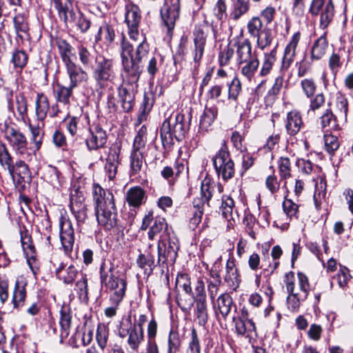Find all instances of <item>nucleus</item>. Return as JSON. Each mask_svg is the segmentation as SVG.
<instances>
[{
    "instance_id": "obj_17",
    "label": "nucleus",
    "mask_w": 353,
    "mask_h": 353,
    "mask_svg": "<svg viewBox=\"0 0 353 353\" xmlns=\"http://www.w3.org/2000/svg\"><path fill=\"white\" fill-rule=\"evenodd\" d=\"M20 236L21 246L26 254L27 263L33 274H37L39 270V266L36 258V250L32 244L31 236L26 228L20 230Z\"/></svg>"
},
{
    "instance_id": "obj_29",
    "label": "nucleus",
    "mask_w": 353,
    "mask_h": 353,
    "mask_svg": "<svg viewBox=\"0 0 353 353\" xmlns=\"http://www.w3.org/2000/svg\"><path fill=\"white\" fill-rule=\"evenodd\" d=\"M319 123L323 132H328L339 129L336 117L330 108H327L319 117Z\"/></svg>"
},
{
    "instance_id": "obj_25",
    "label": "nucleus",
    "mask_w": 353,
    "mask_h": 353,
    "mask_svg": "<svg viewBox=\"0 0 353 353\" xmlns=\"http://www.w3.org/2000/svg\"><path fill=\"white\" fill-rule=\"evenodd\" d=\"M13 25L17 37L22 42L30 41V24L28 17L24 13H19L13 17Z\"/></svg>"
},
{
    "instance_id": "obj_43",
    "label": "nucleus",
    "mask_w": 353,
    "mask_h": 353,
    "mask_svg": "<svg viewBox=\"0 0 353 353\" xmlns=\"http://www.w3.org/2000/svg\"><path fill=\"white\" fill-rule=\"evenodd\" d=\"M26 298V284L17 281L14 285L12 303L14 308L23 306Z\"/></svg>"
},
{
    "instance_id": "obj_63",
    "label": "nucleus",
    "mask_w": 353,
    "mask_h": 353,
    "mask_svg": "<svg viewBox=\"0 0 353 353\" xmlns=\"http://www.w3.org/2000/svg\"><path fill=\"white\" fill-rule=\"evenodd\" d=\"M28 54L23 50H16L13 52L12 62L15 68L22 69L27 64Z\"/></svg>"
},
{
    "instance_id": "obj_54",
    "label": "nucleus",
    "mask_w": 353,
    "mask_h": 353,
    "mask_svg": "<svg viewBox=\"0 0 353 353\" xmlns=\"http://www.w3.org/2000/svg\"><path fill=\"white\" fill-rule=\"evenodd\" d=\"M14 105L19 114V116L21 119H24V117L27 115L28 103L27 99L23 93H19L16 94L14 97Z\"/></svg>"
},
{
    "instance_id": "obj_7",
    "label": "nucleus",
    "mask_w": 353,
    "mask_h": 353,
    "mask_svg": "<svg viewBox=\"0 0 353 353\" xmlns=\"http://www.w3.org/2000/svg\"><path fill=\"white\" fill-rule=\"evenodd\" d=\"M141 230L148 232V239L151 241L159 237V240L168 239L169 236L174 234L172 228L169 226L166 219L161 216H154V212L150 210L143 218L141 225Z\"/></svg>"
},
{
    "instance_id": "obj_35",
    "label": "nucleus",
    "mask_w": 353,
    "mask_h": 353,
    "mask_svg": "<svg viewBox=\"0 0 353 353\" xmlns=\"http://www.w3.org/2000/svg\"><path fill=\"white\" fill-rule=\"evenodd\" d=\"M116 37L114 28L108 23L102 25L95 36V41H103L106 46H110L114 41Z\"/></svg>"
},
{
    "instance_id": "obj_10",
    "label": "nucleus",
    "mask_w": 353,
    "mask_h": 353,
    "mask_svg": "<svg viewBox=\"0 0 353 353\" xmlns=\"http://www.w3.org/2000/svg\"><path fill=\"white\" fill-rule=\"evenodd\" d=\"M212 161L216 172L223 180L227 181L234 176V163L225 145L221 148Z\"/></svg>"
},
{
    "instance_id": "obj_61",
    "label": "nucleus",
    "mask_w": 353,
    "mask_h": 353,
    "mask_svg": "<svg viewBox=\"0 0 353 353\" xmlns=\"http://www.w3.org/2000/svg\"><path fill=\"white\" fill-rule=\"evenodd\" d=\"M234 48L230 44L226 46L224 48L221 50L219 53V62L221 66H225L229 65L233 55Z\"/></svg>"
},
{
    "instance_id": "obj_2",
    "label": "nucleus",
    "mask_w": 353,
    "mask_h": 353,
    "mask_svg": "<svg viewBox=\"0 0 353 353\" xmlns=\"http://www.w3.org/2000/svg\"><path fill=\"white\" fill-rule=\"evenodd\" d=\"M92 195L98 223L105 230H111L117 224V212L112 193L94 184Z\"/></svg>"
},
{
    "instance_id": "obj_5",
    "label": "nucleus",
    "mask_w": 353,
    "mask_h": 353,
    "mask_svg": "<svg viewBox=\"0 0 353 353\" xmlns=\"http://www.w3.org/2000/svg\"><path fill=\"white\" fill-rule=\"evenodd\" d=\"M189 129V123L181 113L172 114L162 123L160 137L164 146L173 144V138L181 141Z\"/></svg>"
},
{
    "instance_id": "obj_58",
    "label": "nucleus",
    "mask_w": 353,
    "mask_h": 353,
    "mask_svg": "<svg viewBox=\"0 0 353 353\" xmlns=\"http://www.w3.org/2000/svg\"><path fill=\"white\" fill-rule=\"evenodd\" d=\"M147 140V128L143 125L138 130L134 137L132 148L142 150L144 149Z\"/></svg>"
},
{
    "instance_id": "obj_49",
    "label": "nucleus",
    "mask_w": 353,
    "mask_h": 353,
    "mask_svg": "<svg viewBox=\"0 0 353 353\" xmlns=\"http://www.w3.org/2000/svg\"><path fill=\"white\" fill-rule=\"evenodd\" d=\"M196 303L195 314L199 324L205 325L208 321V306L206 300L194 301Z\"/></svg>"
},
{
    "instance_id": "obj_60",
    "label": "nucleus",
    "mask_w": 353,
    "mask_h": 353,
    "mask_svg": "<svg viewBox=\"0 0 353 353\" xmlns=\"http://www.w3.org/2000/svg\"><path fill=\"white\" fill-rule=\"evenodd\" d=\"M168 342V353H178L180 351L181 341L177 332L170 331Z\"/></svg>"
},
{
    "instance_id": "obj_21",
    "label": "nucleus",
    "mask_w": 353,
    "mask_h": 353,
    "mask_svg": "<svg viewBox=\"0 0 353 353\" xmlns=\"http://www.w3.org/2000/svg\"><path fill=\"white\" fill-rule=\"evenodd\" d=\"M89 135L85 138V144L89 150H97L103 148L107 142L105 131L99 125L91 126Z\"/></svg>"
},
{
    "instance_id": "obj_8",
    "label": "nucleus",
    "mask_w": 353,
    "mask_h": 353,
    "mask_svg": "<svg viewBox=\"0 0 353 353\" xmlns=\"http://www.w3.org/2000/svg\"><path fill=\"white\" fill-rule=\"evenodd\" d=\"M92 76L99 88L106 87L116 77L113 60L101 54L95 56Z\"/></svg>"
},
{
    "instance_id": "obj_11",
    "label": "nucleus",
    "mask_w": 353,
    "mask_h": 353,
    "mask_svg": "<svg viewBox=\"0 0 353 353\" xmlns=\"http://www.w3.org/2000/svg\"><path fill=\"white\" fill-rule=\"evenodd\" d=\"M5 138L17 154L26 161L32 160L34 154L28 151V141L22 132L12 127H8L5 130Z\"/></svg>"
},
{
    "instance_id": "obj_44",
    "label": "nucleus",
    "mask_w": 353,
    "mask_h": 353,
    "mask_svg": "<svg viewBox=\"0 0 353 353\" xmlns=\"http://www.w3.org/2000/svg\"><path fill=\"white\" fill-rule=\"evenodd\" d=\"M218 114V109L216 107H211L205 108L201 117L200 120V129L208 130Z\"/></svg>"
},
{
    "instance_id": "obj_15",
    "label": "nucleus",
    "mask_w": 353,
    "mask_h": 353,
    "mask_svg": "<svg viewBox=\"0 0 353 353\" xmlns=\"http://www.w3.org/2000/svg\"><path fill=\"white\" fill-rule=\"evenodd\" d=\"M141 19V10L138 6L128 3L125 6V22L128 28L130 39L137 41L139 39V27Z\"/></svg>"
},
{
    "instance_id": "obj_26",
    "label": "nucleus",
    "mask_w": 353,
    "mask_h": 353,
    "mask_svg": "<svg viewBox=\"0 0 353 353\" xmlns=\"http://www.w3.org/2000/svg\"><path fill=\"white\" fill-rule=\"evenodd\" d=\"M54 6L58 11L59 16L63 21L66 26L72 25L77 10H74L71 0H56Z\"/></svg>"
},
{
    "instance_id": "obj_52",
    "label": "nucleus",
    "mask_w": 353,
    "mask_h": 353,
    "mask_svg": "<svg viewBox=\"0 0 353 353\" xmlns=\"http://www.w3.org/2000/svg\"><path fill=\"white\" fill-rule=\"evenodd\" d=\"M255 38L256 39V46L259 48L263 50L272 43L273 40L272 31L268 27Z\"/></svg>"
},
{
    "instance_id": "obj_62",
    "label": "nucleus",
    "mask_w": 353,
    "mask_h": 353,
    "mask_svg": "<svg viewBox=\"0 0 353 353\" xmlns=\"http://www.w3.org/2000/svg\"><path fill=\"white\" fill-rule=\"evenodd\" d=\"M176 285L177 287L182 288L188 295L192 294L190 279L188 274H179L176 279Z\"/></svg>"
},
{
    "instance_id": "obj_13",
    "label": "nucleus",
    "mask_w": 353,
    "mask_h": 353,
    "mask_svg": "<svg viewBox=\"0 0 353 353\" xmlns=\"http://www.w3.org/2000/svg\"><path fill=\"white\" fill-rule=\"evenodd\" d=\"M180 0H164L160 14L167 32L170 34L180 15Z\"/></svg>"
},
{
    "instance_id": "obj_55",
    "label": "nucleus",
    "mask_w": 353,
    "mask_h": 353,
    "mask_svg": "<svg viewBox=\"0 0 353 353\" xmlns=\"http://www.w3.org/2000/svg\"><path fill=\"white\" fill-rule=\"evenodd\" d=\"M193 205L195 208L192 216L190 219L189 226L192 230H194L198 225L200 223L203 214V205H200L199 202H197L196 199L193 201Z\"/></svg>"
},
{
    "instance_id": "obj_34",
    "label": "nucleus",
    "mask_w": 353,
    "mask_h": 353,
    "mask_svg": "<svg viewBox=\"0 0 353 353\" xmlns=\"http://www.w3.org/2000/svg\"><path fill=\"white\" fill-rule=\"evenodd\" d=\"M326 35L327 32H324L314 42L311 48V58L312 59L319 60L325 54L328 48Z\"/></svg>"
},
{
    "instance_id": "obj_32",
    "label": "nucleus",
    "mask_w": 353,
    "mask_h": 353,
    "mask_svg": "<svg viewBox=\"0 0 353 353\" xmlns=\"http://www.w3.org/2000/svg\"><path fill=\"white\" fill-rule=\"evenodd\" d=\"M56 43L63 65L74 61L76 59L74 49L66 40L58 39Z\"/></svg>"
},
{
    "instance_id": "obj_56",
    "label": "nucleus",
    "mask_w": 353,
    "mask_h": 353,
    "mask_svg": "<svg viewBox=\"0 0 353 353\" xmlns=\"http://www.w3.org/2000/svg\"><path fill=\"white\" fill-rule=\"evenodd\" d=\"M300 85L302 92L307 98H311L314 96L316 90V85L312 78H305L300 81Z\"/></svg>"
},
{
    "instance_id": "obj_9",
    "label": "nucleus",
    "mask_w": 353,
    "mask_h": 353,
    "mask_svg": "<svg viewBox=\"0 0 353 353\" xmlns=\"http://www.w3.org/2000/svg\"><path fill=\"white\" fill-rule=\"evenodd\" d=\"M309 12L312 17L319 16V28L325 30L332 21L335 10L332 0H312Z\"/></svg>"
},
{
    "instance_id": "obj_46",
    "label": "nucleus",
    "mask_w": 353,
    "mask_h": 353,
    "mask_svg": "<svg viewBox=\"0 0 353 353\" xmlns=\"http://www.w3.org/2000/svg\"><path fill=\"white\" fill-rule=\"evenodd\" d=\"M143 152L141 150H136L132 148L130 154V175H135L138 174L142 168L143 165Z\"/></svg>"
},
{
    "instance_id": "obj_12",
    "label": "nucleus",
    "mask_w": 353,
    "mask_h": 353,
    "mask_svg": "<svg viewBox=\"0 0 353 353\" xmlns=\"http://www.w3.org/2000/svg\"><path fill=\"white\" fill-rule=\"evenodd\" d=\"M179 250V240L175 234L170 236L168 239L158 240V263H174L176 261Z\"/></svg>"
},
{
    "instance_id": "obj_42",
    "label": "nucleus",
    "mask_w": 353,
    "mask_h": 353,
    "mask_svg": "<svg viewBox=\"0 0 353 353\" xmlns=\"http://www.w3.org/2000/svg\"><path fill=\"white\" fill-rule=\"evenodd\" d=\"M109 328L103 323H99L96 332V341L99 349L104 352L109 346Z\"/></svg>"
},
{
    "instance_id": "obj_16",
    "label": "nucleus",
    "mask_w": 353,
    "mask_h": 353,
    "mask_svg": "<svg viewBox=\"0 0 353 353\" xmlns=\"http://www.w3.org/2000/svg\"><path fill=\"white\" fill-rule=\"evenodd\" d=\"M118 332L121 338L123 339L128 336V344L133 350H137L143 341V330H139L136 325L132 327L130 318L128 319L127 323H121Z\"/></svg>"
},
{
    "instance_id": "obj_39",
    "label": "nucleus",
    "mask_w": 353,
    "mask_h": 353,
    "mask_svg": "<svg viewBox=\"0 0 353 353\" xmlns=\"http://www.w3.org/2000/svg\"><path fill=\"white\" fill-rule=\"evenodd\" d=\"M75 87H72L69 84L68 86H65L59 83H57L54 88V94L56 100L64 105L70 104V99L72 95L73 90Z\"/></svg>"
},
{
    "instance_id": "obj_27",
    "label": "nucleus",
    "mask_w": 353,
    "mask_h": 353,
    "mask_svg": "<svg viewBox=\"0 0 353 353\" xmlns=\"http://www.w3.org/2000/svg\"><path fill=\"white\" fill-rule=\"evenodd\" d=\"M284 123L286 133L290 136L297 134L304 125L301 112L296 110L288 112Z\"/></svg>"
},
{
    "instance_id": "obj_14",
    "label": "nucleus",
    "mask_w": 353,
    "mask_h": 353,
    "mask_svg": "<svg viewBox=\"0 0 353 353\" xmlns=\"http://www.w3.org/2000/svg\"><path fill=\"white\" fill-rule=\"evenodd\" d=\"M83 190L74 188L70 196V208L78 223H83L88 218V208Z\"/></svg>"
},
{
    "instance_id": "obj_48",
    "label": "nucleus",
    "mask_w": 353,
    "mask_h": 353,
    "mask_svg": "<svg viewBox=\"0 0 353 353\" xmlns=\"http://www.w3.org/2000/svg\"><path fill=\"white\" fill-rule=\"evenodd\" d=\"M137 263L138 266L144 270V273L150 275L155 267L154 256L151 254H139Z\"/></svg>"
},
{
    "instance_id": "obj_36",
    "label": "nucleus",
    "mask_w": 353,
    "mask_h": 353,
    "mask_svg": "<svg viewBox=\"0 0 353 353\" xmlns=\"http://www.w3.org/2000/svg\"><path fill=\"white\" fill-rule=\"evenodd\" d=\"M250 8V4L248 0H236L230 11L229 19L237 21L249 12Z\"/></svg>"
},
{
    "instance_id": "obj_51",
    "label": "nucleus",
    "mask_w": 353,
    "mask_h": 353,
    "mask_svg": "<svg viewBox=\"0 0 353 353\" xmlns=\"http://www.w3.org/2000/svg\"><path fill=\"white\" fill-rule=\"evenodd\" d=\"M278 167L281 180H286L292 176L291 161L288 157H281L278 160Z\"/></svg>"
},
{
    "instance_id": "obj_6",
    "label": "nucleus",
    "mask_w": 353,
    "mask_h": 353,
    "mask_svg": "<svg viewBox=\"0 0 353 353\" xmlns=\"http://www.w3.org/2000/svg\"><path fill=\"white\" fill-rule=\"evenodd\" d=\"M299 281V289L301 292H295L294 274L290 272L285 274V285L289 296L287 299L288 308L292 311H297L300 307L301 302L304 301L308 296L310 283L307 276L303 272H298Z\"/></svg>"
},
{
    "instance_id": "obj_24",
    "label": "nucleus",
    "mask_w": 353,
    "mask_h": 353,
    "mask_svg": "<svg viewBox=\"0 0 353 353\" xmlns=\"http://www.w3.org/2000/svg\"><path fill=\"white\" fill-rule=\"evenodd\" d=\"M301 39V33L295 32L288 44L286 46L282 59L281 70H287L294 61L296 54V48Z\"/></svg>"
},
{
    "instance_id": "obj_47",
    "label": "nucleus",
    "mask_w": 353,
    "mask_h": 353,
    "mask_svg": "<svg viewBox=\"0 0 353 353\" xmlns=\"http://www.w3.org/2000/svg\"><path fill=\"white\" fill-rule=\"evenodd\" d=\"M267 28V25H263L262 19L259 16L252 17L247 23L248 32L253 38Z\"/></svg>"
},
{
    "instance_id": "obj_31",
    "label": "nucleus",
    "mask_w": 353,
    "mask_h": 353,
    "mask_svg": "<svg viewBox=\"0 0 353 353\" xmlns=\"http://www.w3.org/2000/svg\"><path fill=\"white\" fill-rule=\"evenodd\" d=\"M276 61V48L275 47L270 52H265L263 54L259 77L263 78L269 75L273 70Z\"/></svg>"
},
{
    "instance_id": "obj_37",
    "label": "nucleus",
    "mask_w": 353,
    "mask_h": 353,
    "mask_svg": "<svg viewBox=\"0 0 353 353\" xmlns=\"http://www.w3.org/2000/svg\"><path fill=\"white\" fill-rule=\"evenodd\" d=\"M45 123L39 121L37 125L30 123L29 129L31 132V141L34 143V152L38 151L42 145L43 139L44 136V132L43 128H44Z\"/></svg>"
},
{
    "instance_id": "obj_40",
    "label": "nucleus",
    "mask_w": 353,
    "mask_h": 353,
    "mask_svg": "<svg viewBox=\"0 0 353 353\" xmlns=\"http://www.w3.org/2000/svg\"><path fill=\"white\" fill-rule=\"evenodd\" d=\"M225 269V282L228 283L229 285L237 286L241 282V279L239 270L236 267L234 259L233 257L230 258L228 260Z\"/></svg>"
},
{
    "instance_id": "obj_41",
    "label": "nucleus",
    "mask_w": 353,
    "mask_h": 353,
    "mask_svg": "<svg viewBox=\"0 0 353 353\" xmlns=\"http://www.w3.org/2000/svg\"><path fill=\"white\" fill-rule=\"evenodd\" d=\"M119 156V152H117L116 150H114L109 153L106 159L105 170L110 180H113L117 173Z\"/></svg>"
},
{
    "instance_id": "obj_30",
    "label": "nucleus",
    "mask_w": 353,
    "mask_h": 353,
    "mask_svg": "<svg viewBox=\"0 0 353 353\" xmlns=\"http://www.w3.org/2000/svg\"><path fill=\"white\" fill-rule=\"evenodd\" d=\"M146 199L145 190L139 186L130 188L126 194L128 203L134 208H139L145 203Z\"/></svg>"
},
{
    "instance_id": "obj_19",
    "label": "nucleus",
    "mask_w": 353,
    "mask_h": 353,
    "mask_svg": "<svg viewBox=\"0 0 353 353\" xmlns=\"http://www.w3.org/2000/svg\"><path fill=\"white\" fill-rule=\"evenodd\" d=\"M59 226L61 244L65 253L68 254L72 252L74 243L72 223L69 219L61 217L60 219Z\"/></svg>"
},
{
    "instance_id": "obj_38",
    "label": "nucleus",
    "mask_w": 353,
    "mask_h": 353,
    "mask_svg": "<svg viewBox=\"0 0 353 353\" xmlns=\"http://www.w3.org/2000/svg\"><path fill=\"white\" fill-rule=\"evenodd\" d=\"M36 116L39 121L44 122L50 109L48 98L43 93H38L35 101Z\"/></svg>"
},
{
    "instance_id": "obj_23",
    "label": "nucleus",
    "mask_w": 353,
    "mask_h": 353,
    "mask_svg": "<svg viewBox=\"0 0 353 353\" xmlns=\"http://www.w3.org/2000/svg\"><path fill=\"white\" fill-rule=\"evenodd\" d=\"M64 66L72 87L77 88L81 83L87 81L88 79L87 72L74 61L64 65Z\"/></svg>"
},
{
    "instance_id": "obj_50",
    "label": "nucleus",
    "mask_w": 353,
    "mask_h": 353,
    "mask_svg": "<svg viewBox=\"0 0 353 353\" xmlns=\"http://www.w3.org/2000/svg\"><path fill=\"white\" fill-rule=\"evenodd\" d=\"M222 203L221 206V212L222 216L228 219H234L233 211L234 208V201L230 196L226 195L222 196Z\"/></svg>"
},
{
    "instance_id": "obj_59",
    "label": "nucleus",
    "mask_w": 353,
    "mask_h": 353,
    "mask_svg": "<svg viewBox=\"0 0 353 353\" xmlns=\"http://www.w3.org/2000/svg\"><path fill=\"white\" fill-rule=\"evenodd\" d=\"M242 90L241 83L238 77H234L228 83V99L236 101Z\"/></svg>"
},
{
    "instance_id": "obj_20",
    "label": "nucleus",
    "mask_w": 353,
    "mask_h": 353,
    "mask_svg": "<svg viewBox=\"0 0 353 353\" xmlns=\"http://www.w3.org/2000/svg\"><path fill=\"white\" fill-rule=\"evenodd\" d=\"M193 36L194 48L192 50L191 55L194 63V67L196 68L200 65L204 53L207 34L202 27L198 26L195 28Z\"/></svg>"
},
{
    "instance_id": "obj_57",
    "label": "nucleus",
    "mask_w": 353,
    "mask_h": 353,
    "mask_svg": "<svg viewBox=\"0 0 353 353\" xmlns=\"http://www.w3.org/2000/svg\"><path fill=\"white\" fill-rule=\"evenodd\" d=\"M324 143L325 150L331 155L334 154L340 145L338 137L331 134L324 135Z\"/></svg>"
},
{
    "instance_id": "obj_3",
    "label": "nucleus",
    "mask_w": 353,
    "mask_h": 353,
    "mask_svg": "<svg viewBox=\"0 0 353 353\" xmlns=\"http://www.w3.org/2000/svg\"><path fill=\"white\" fill-rule=\"evenodd\" d=\"M234 47L236 48L237 63L242 66L240 72L249 81L254 79L260 62L256 51L252 50V46L249 39L234 40Z\"/></svg>"
},
{
    "instance_id": "obj_33",
    "label": "nucleus",
    "mask_w": 353,
    "mask_h": 353,
    "mask_svg": "<svg viewBox=\"0 0 353 353\" xmlns=\"http://www.w3.org/2000/svg\"><path fill=\"white\" fill-rule=\"evenodd\" d=\"M55 274L57 277L62 280L63 283L70 284L77 278L79 271L73 265H70L65 268V266L63 263H61L56 269Z\"/></svg>"
},
{
    "instance_id": "obj_53",
    "label": "nucleus",
    "mask_w": 353,
    "mask_h": 353,
    "mask_svg": "<svg viewBox=\"0 0 353 353\" xmlns=\"http://www.w3.org/2000/svg\"><path fill=\"white\" fill-rule=\"evenodd\" d=\"M282 207L283 212L288 218L290 219H298L299 205L292 199L285 198L282 203Z\"/></svg>"
},
{
    "instance_id": "obj_64",
    "label": "nucleus",
    "mask_w": 353,
    "mask_h": 353,
    "mask_svg": "<svg viewBox=\"0 0 353 353\" xmlns=\"http://www.w3.org/2000/svg\"><path fill=\"white\" fill-rule=\"evenodd\" d=\"M59 172L54 166L48 165L44 170L43 178L51 185H55L59 182Z\"/></svg>"
},
{
    "instance_id": "obj_45",
    "label": "nucleus",
    "mask_w": 353,
    "mask_h": 353,
    "mask_svg": "<svg viewBox=\"0 0 353 353\" xmlns=\"http://www.w3.org/2000/svg\"><path fill=\"white\" fill-rule=\"evenodd\" d=\"M72 316L68 308H62L60 311L59 323L61 327V337L66 338L69 335L71 327Z\"/></svg>"
},
{
    "instance_id": "obj_18",
    "label": "nucleus",
    "mask_w": 353,
    "mask_h": 353,
    "mask_svg": "<svg viewBox=\"0 0 353 353\" xmlns=\"http://www.w3.org/2000/svg\"><path fill=\"white\" fill-rule=\"evenodd\" d=\"M223 191V187L220 183H216L209 178H205L201 185V201L196 200L203 205L205 203L210 207V201L213 196H220Z\"/></svg>"
},
{
    "instance_id": "obj_1",
    "label": "nucleus",
    "mask_w": 353,
    "mask_h": 353,
    "mask_svg": "<svg viewBox=\"0 0 353 353\" xmlns=\"http://www.w3.org/2000/svg\"><path fill=\"white\" fill-rule=\"evenodd\" d=\"M121 48V65L128 80L118 88V96L123 112H129L135 104L136 83L143 71V62L148 57L150 46L144 38L134 50L132 45L123 37Z\"/></svg>"
},
{
    "instance_id": "obj_28",
    "label": "nucleus",
    "mask_w": 353,
    "mask_h": 353,
    "mask_svg": "<svg viewBox=\"0 0 353 353\" xmlns=\"http://www.w3.org/2000/svg\"><path fill=\"white\" fill-rule=\"evenodd\" d=\"M233 322L235 325V332L238 336H244L249 340L257 336L255 323L253 321H243L235 319V317H233Z\"/></svg>"
},
{
    "instance_id": "obj_4",
    "label": "nucleus",
    "mask_w": 353,
    "mask_h": 353,
    "mask_svg": "<svg viewBox=\"0 0 353 353\" xmlns=\"http://www.w3.org/2000/svg\"><path fill=\"white\" fill-rule=\"evenodd\" d=\"M100 280L110 294V302L119 305L125 296L127 283L119 276L112 264L103 263L101 265Z\"/></svg>"
},
{
    "instance_id": "obj_22",
    "label": "nucleus",
    "mask_w": 353,
    "mask_h": 353,
    "mask_svg": "<svg viewBox=\"0 0 353 353\" xmlns=\"http://www.w3.org/2000/svg\"><path fill=\"white\" fill-rule=\"evenodd\" d=\"M212 303L217 319L219 320L222 318L223 320H226L234 303L230 294L223 293Z\"/></svg>"
}]
</instances>
